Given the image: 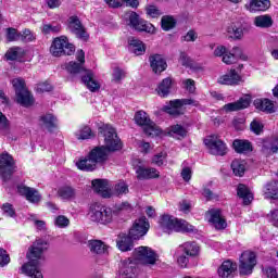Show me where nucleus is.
Listing matches in <instances>:
<instances>
[{
    "instance_id": "20e7f679",
    "label": "nucleus",
    "mask_w": 278,
    "mask_h": 278,
    "mask_svg": "<svg viewBox=\"0 0 278 278\" xmlns=\"http://www.w3.org/2000/svg\"><path fill=\"white\" fill-rule=\"evenodd\" d=\"M135 123L138 127H141L146 136H149L150 138H157V136H162L164 134L162 128L155 125V122L151 121V117L144 111H138L135 113Z\"/></svg>"
},
{
    "instance_id": "bf43d9fd",
    "label": "nucleus",
    "mask_w": 278,
    "mask_h": 278,
    "mask_svg": "<svg viewBox=\"0 0 278 278\" xmlns=\"http://www.w3.org/2000/svg\"><path fill=\"white\" fill-rule=\"evenodd\" d=\"M166 152H160L157 154H155L152 157V164H155L156 166H164V163L166 162Z\"/></svg>"
},
{
    "instance_id": "ea45409f",
    "label": "nucleus",
    "mask_w": 278,
    "mask_h": 278,
    "mask_svg": "<svg viewBox=\"0 0 278 278\" xmlns=\"http://www.w3.org/2000/svg\"><path fill=\"white\" fill-rule=\"evenodd\" d=\"M170 88H173V79L164 78L159 85L156 92L159 97H166L167 94H170Z\"/></svg>"
},
{
    "instance_id": "a878e982",
    "label": "nucleus",
    "mask_w": 278,
    "mask_h": 278,
    "mask_svg": "<svg viewBox=\"0 0 278 278\" xmlns=\"http://www.w3.org/2000/svg\"><path fill=\"white\" fill-rule=\"evenodd\" d=\"M76 166L79 170H85L86 173H92L93 170H97L98 164L96 161L90 156V153L87 156L80 157Z\"/></svg>"
},
{
    "instance_id": "7c9ffc66",
    "label": "nucleus",
    "mask_w": 278,
    "mask_h": 278,
    "mask_svg": "<svg viewBox=\"0 0 278 278\" xmlns=\"http://www.w3.org/2000/svg\"><path fill=\"white\" fill-rule=\"evenodd\" d=\"M180 251L188 257H199L201 247L197 242H185L179 247Z\"/></svg>"
},
{
    "instance_id": "9d476101",
    "label": "nucleus",
    "mask_w": 278,
    "mask_h": 278,
    "mask_svg": "<svg viewBox=\"0 0 278 278\" xmlns=\"http://www.w3.org/2000/svg\"><path fill=\"white\" fill-rule=\"evenodd\" d=\"M184 105H198V103L192 99H176L169 101V103L164 106V111L170 116H179L184 114Z\"/></svg>"
},
{
    "instance_id": "6ab92c4d",
    "label": "nucleus",
    "mask_w": 278,
    "mask_h": 278,
    "mask_svg": "<svg viewBox=\"0 0 278 278\" xmlns=\"http://www.w3.org/2000/svg\"><path fill=\"white\" fill-rule=\"evenodd\" d=\"M238 60L247 61V54L242 53V49L238 47L232 48L231 51L227 50L224 56L222 58V62L228 65L236 64Z\"/></svg>"
},
{
    "instance_id": "e433bc0d",
    "label": "nucleus",
    "mask_w": 278,
    "mask_h": 278,
    "mask_svg": "<svg viewBox=\"0 0 278 278\" xmlns=\"http://www.w3.org/2000/svg\"><path fill=\"white\" fill-rule=\"evenodd\" d=\"M111 190L112 197H123L124 194H129V185L124 180H119L111 187Z\"/></svg>"
},
{
    "instance_id": "69168bd1",
    "label": "nucleus",
    "mask_w": 278,
    "mask_h": 278,
    "mask_svg": "<svg viewBox=\"0 0 278 278\" xmlns=\"http://www.w3.org/2000/svg\"><path fill=\"white\" fill-rule=\"evenodd\" d=\"M36 90L37 92H51V90H53V86H51V84H49L48 81L39 83L36 86Z\"/></svg>"
},
{
    "instance_id": "680f3d73",
    "label": "nucleus",
    "mask_w": 278,
    "mask_h": 278,
    "mask_svg": "<svg viewBox=\"0 0 278 278\" xmlns=\"http://www.w3.org/2000/svg\"><path fill=\"white\" fill-rule=\"evenodd\" d=\"M178 210L179 212H184V214H188L192 210V203L188 200H181Z\"/></svg>"
},
{
    "instance_id": "0eeeda50",
    "label": "nucleus",
    "mask_w": 278,
    "mask_h": 278,
    "mask_svg": "<svg viewBox=\"0 0 278 278\" xmlns=\"http://www.w3.org/2000/svg\"><path fill=\"white\" fill-rule=\"evenodd\" d=\"M16 173V162L8 152L0 154V179L8 181Z\"/></svg>"
},
{
    "instance_id": "37998d69",
    "label": "nucleus",
    "mask_w": 278,
    "mask_h": 278,
    "mask_svg": "<svg viewBox=\"0 0 278 278\" xmlns=\"http://www.w3.org/2000/svg\"><path fill=\"white\" fill-rule=\"evenodd\" d=\"M227 34L232 40H242L244 37V29H242V27L236 26V24H230L227 27Z\"/></svg>"
},
{
    "instance_id": "2f4dec72",
    "label": "nucleus",
    "mask_w": 278,
    "mask_h": 278,
    "mask_svg": "<svg viewBox=\"0 0 278 278\" xmlns=\"http://www.w3.org/2000/svg\"><path fill=\"white\" fill-rule=\"evenodd\" d=\"M254 108L260 112H266V114H275V103L269 99H256L254 101Z\"/></svg>"
},
{
    "instance_id": "39448f33",
    "label": "nucleus",
    "mask_w": 278,
    "mask_h": 278,
    "mask_svg": "<svg viewBox=\"0 0 278 278\" xmlns=\"http://www.w3.org/2000/svg\"><path fill=\"white\" fill-rule=\"evenodd\" d=\"M50 53L54 58H62L63 55H73L75 53V46L68 42V37L61 36L53 39Z\"/></svg>"
},
{
    "instance_id": "338daca9",
    "label": "nucleus",
    "mask_w": 278,
    "mask_h": 278,
    "mask_svg": "<svg viewBox=\"0 0 278 278\" xmlns=\"http://www.w3.org/2000/svg\"><path fill=\"white\" fill-rule=\"evenodd\" d=\"M2 211L7 216H10L11 218H13V216H15L16 212L14 211V206H12V204L10 203H4L2 205Z\"/></svg>"
},
{
    "instance_id": "5fc2aeb1",
    "label": "nucleus",
    "mask_w": 278,
    "mask_h": 278,
    "mask_svg": "<svg viewBox=\"0 0 278 278\" xmlns=\"http://www.w3.org/2000/svg\"><path fill=\"white\" fill-rule=\"evenodd\" d=\"M54 225H55V227H59L60 229H66V227H68V225H71V220L68 219V217H66L64 215H59L54 218Z\"/></svg>"
},
{
    "instance_id": "864d4df0",
    "label": "nucleus",
    "mask_w": 278,
    "mask_h": 278,
    "mask_svg": "<svg viewBox=\"0 0 278 278\" xmlns=\"http://www.w3.org/2000/svg\"><path fill=\"white\" fill-rule=\"evenodd\" d=\"M62 26L60 24H43L41 27L42 34H60Z\"/></svg>"
},
{
    "instance_id": "7ed1b4c3",
    "label": "nucleus",
    "mask_w": 278,
    "mask_h": 278,
    "mask_svg": "<svg viewBox=\"0 0 278 278\" xmlns=\"http://www.w3.org/2000/svg\"><path fill=\"white\" fill-rule=\"evenodd\" d=\"M159 224L165 233H172V231L194 233V231H197V228H194V226L190 225L188 222L184 219H177L170 215H162Z\"/></svg>"
},
{
    "instance_id": "4468645a",
    "label": "nucleus",
    "mask_w": 278,
    "mask_h": 278,
    "mask_svg": "<svg viewBox=\"0 0 278 278\" xmlns=\"http://www.w3.org/2000/svg\"><path fill=\"white\" fill-rule=\"evenodd\" d=\"M92 189L102 199H111L112 197V185L108 179H94L92 180Z\"/></svg>"
},
{
    "instance_id": "f3484780",
    "label": "nucleus",
    "mask_w": 278,
    "mask_h": 278,
    "mask_svg": "<svg viewBox=\"0 0 278 278\" xmlns=\"http://www.w3.org/2000/svg\"><path fill=\"white\" fill-rule=\"evenodd\" d=\"M251 105V96H244L236 102L225 104L220 112H238L240 110H247Z\"/></svg>"
},
{
    "instance_id": "e2e57ef3",
    "label": "nucleus",
    "mask_w": 278,
    "mask_h": 278,
    "mask_svg": "<svg viewBox=\"0 0 278 278\" xmlns=\"http://www.w3.org/2000/svg\"><path fill=\"white\" fill-rule=\"evenodd\" d=\"M182 88H185V90H187V92H194V90H197V87L194 85V80L187 78L182 80Z\"/></svg>"
},
{
    "instance_id": "9b49d317",
    "label": "nucleus",
    "mask_w": 278,
    "mask_h": 278,
    "mask_svg": "<svg viewBox=\"0 0 278 278\" xmlns=\"http://www.w3.org/2000/svg\"><path fill=\"white\" fill-rule=\"evenodd\" d=\"M150 227L151 225L147 217L142 216L135 220L128 233L132 240H140V238H143V236L149 233Z\"/></svg>"
},
{
    "instance_id": "1a4fd4ad",
    "label": "nucleus",
    "mask_w": 278,
    "mask_h": 278,
    "mask_svg": "<svg viewBox=\"0 0 278 278\" xmlns=\"http://www.w3.org/2000/svg\"><path fill=\"white\" fill-rule=\"evenodd\" d=\"M127 18L129 21L130 27L136 29L137 31H146L147 34H154L155 26L153 24L141 20L140 16L136 12H130L127 14Z\"/></svg>"
},
{
    "instance_id": "dca6fc26",
    "label": "nucleus",
    "mask_w": 278,
    "mask_h": 278,
    "mask_svg": "<svg viewBox=\"0 0 278 278\" xmlns=\"http://www.w3.org/2000/svg\"><path fill=\"white\" fill-rule=\"evenodd\" d=\"M68 28L72 34H75V36L80 40H88V33L86 31V28H84V26L81 25L79 17L71 16L68 20Z\"/></svg>"
},
{
    "instance_id": "4be33fe9",
    "label": "nucleus",
    "mask_w": 278,
    "mask_h": 278,
    "mask_svg": "<svg viewBox=\"0 0 278 278\" xmlns=\"http://www.w3.org/2000/svg\"><path fill=\"white\" fill-rule=\"evenodd\" d=\"M83 84L90 90V92H98L101 88V84L94 78L92 71H85V75L81 77Z\"/></svg>"
},
{
    "instance_id": "bb28decb",
    "label": "nucleus",
    "mask_w": 278,
    "mask_h": 278,
    "mask_svg": "<svg viewBox=\"0 0 278 278\" xmlns=\"http://www.w3.org/2000/svg\"><path fill=\"white\" fill-rule=\"evenodd\" d=\"M128 51L135 55H144L147 51V46L140 39L136 37H130L128 39Z\"/></svg>"
},
{
    "instance_id": "8fccbe9b",
    "label": "nucleus",
    "mask_w": 278,
    "mask_h": 278,
    "mask_svg": "<svg viewBox=\"0 0 278 278\" xmlns=\"http://www.w3.org/2000/svg\"><path fill=\"white\" fill-rule=\"evenodd\" d=\"M112 220H114V212L112 211V208L106 206L104 207L101 214V219H99L98 223H100V225H110Z\"/></svg>"
},
{
    "instance_id": "aec40b11",
    "label": "nucleus",
    "mask_w": 278,
    "mask_h": 278,
    "mask_svg": "<svg viewBox=\"0 0 278 278\" xmlns=\"http://www.w3.org/2000/svg\"><path fill=\"white\" fill-rule=\"evenodd\" d=\"M240 81H242V77L236 70H230L218 78V84H222L223 86H238Z\"/></svg>"
},
{
    "instance_id": "603ef678",
    "label": "nucleus",
    "mask_w": 278,
    "mask_h": 278,
    "mask_svg": "<svg viewBox=\"0 0 278 278\" xmlns=\"http://www.w3.org/2000/svg\"><path fill=\"white\" fill-rule=\"evenodd\" d=\"M178 62L179 64H181V66H186V68H194V63L192 62V59H190V56L186 52H180Z\"/></svg>"
},
{
    "instance_id": "cd10ccee",
    "label": "nucleus",
    "mask_w": 278,
    "mask_h": 278,
    "mask_svg": "<svg viewBox=\"0 0 278 278\" xmlns=\"http://www.w3.org/2000/svg\"><path fill=\"white\" fill-rule=\"evenodd\" d=\"M106 206H103V204L99 202H93L89 205V211H88V218L92 220V223H99V220H103L101 218L102 212L105 210Z\"/></svg>"
},
{
    "instance_id": "58836bf2",
    "label": "nucleus",
    "mask_w": 278,
    "mask_h": 278,
    "mask_svg": "<svg viewBox=\"0 0 278 278\" xmlns=\"http://www.w3.org/2000/svg\"><path fill=\"white\" fill-rule=\"evenodd\" d=\"M264 198L265 199H273L274 201L278 200V187H277V181H271L267 184L264 187Z\"/></svg>"
},
{
    "instance_id": "09e8293b",
    "label": "nucleus",
    "mask_w": 278,
    "mask_h": 278,
    "mask_svg": "<svg viewBox=\"0 0 278 278\" xmlns=\"http://www.w3.org/2000/svg\"><path fill=\"white\" fill-rule=\"evenodd\" d=\"M161 25L164 31H170V29H174L175 25H177V20L170 15H165L161 20Z\"/></svg>"
},
{
    "instance_id": "b1692460",
    "label": "nucleus",
    "mask_w": 278,
    "mask_h": 278,
    "mask_svg": "<svg viewBox=\"0 0 278 278\" xmlns=\"http://www.w3.org/2000/svg\"><path fill=\"white\" fill-rule=\"evenodd\" d=\"M149 60L153 73H164L168 66V64H166V59H164V56L161 54H153Z\"/></svg>"
},
{
    "instance_id": "423d86ee",
    "label": "nucleus",
    "mask_w": 278,
    "mask_h": 278,
    "mask_svg": "<svg viewBox=\"0 0 278 278\" xmlns=\"http://www.w3.org/2000/svg\"><path fill=\"white\" fill-rule=\"evenodd\" d=\"M12 86L15 89L16 101L23 108H31L34 105V96L25 88V80L23 78H15L12 80Z\"/></svg>"
},
{
    "instance_id": "052dcab7",
    "label": "nucleus",
    "mask_w": 278,
    "mask_h": 278,
    "mask_svg": "<svg viewBox=\"0 0 278 278\" xmlns=\"http://www.w3.org/2000/svg\"><path fill=\"white\" fill-rule=\"evenodd\" d=\"M20 40L22 42H33V40H36V35L31 30L25 29L22 34L20 33Z\"/></svg>"
},
{
    "instance_id": "c756f323",
    "label": "nucleus",
    "mask_w": 278,
    "mask_h": 278,
    "mask_svg": "<svg viewBox=\"0 0 278 278\" xmlns=\"http://www.w3.org/2000/svg\"><path fill=\"white\" fill-rule=\"evenodd\" d=\"M136 174L138 179H157L160 177V172L153 167L139 166L136 168Z\"/></svg>"
},
{
    "instance_id": "a211bd4d",
    "label": "nucleus",
    "mask_w": 278,
    "mask_h": 278,
    "mask_svg": "<svg viewBox=\"0 0 278 278\" xmlns=\"http://www.w3.org/2000/svg\"><path fill=\"white\" fill-rule=\"evenodd\" d=\"M17 192L22 197H25L26 201H29V203H40L42 199L38 190L35 188H29L25 185H20L17 187Z\"/></svg>"
},
{
    "instance_id": "ddd939ff",
    "label": "nucleus",
    "mask_w": 278,
    "mask_h": 278,
    "mask_svg": "<svg viewBox=\"0 0 278 278\" xmlns=\"http://www.w3.org/2000/svg\"><path fill=\"white\" fill-rule=\"evenodd\" d=\"M257 261L255 260V253L245 251L240 256L239 270L241 275H251Z\"/></svg>"
},
{
    "instance_id": "13d9d810",
    "label": "nucleus",
    "mask_w": 278,
    "mask_h": 278,
    "mask_svg": "<svg viewBox=\"0 0 278 278\" xmlns=\"http://www.w3.org/2000/svg\"><path fill=\"white\" fill-rule=\"evenodd\" d=\"M7 40H9V42L21 40V33H18V30H16L15 28H8Z\"/></svg>"
},
{
    "instance_id": "774afa93",
    "label": "nucleus",
    "mask_w": 278,
    "mask_h": 278,
    "mask_svg": "<svg viewBox=\"0 0 278 278\" xmlns=\"http://www.w3.org/2000/svg\"><path fill=\"white\" fill-rule=\"evenodd\" d=\"M268 218L270 223L274 225V227H278V208L270 212L268 215Z\"/></svg>"
},
{
    "instance_id": "6e6d98bb",
    "label": "nucleus",
    "mask_w": 278,
    "mask_h": 278,
    "mask_svg": "<svg viewBox=\"0 0 278 278\" xmlns=\"http://www.w3.org/2000/svg\"><path fill=\"white\" fill-rule=\"evenodd\" d=\"M250 129L253 131V134H256V136H260L262 131H264V124L260 119H253L250 124Z\"/></svg>"
},
{
    "instance_id": "4c0bfd02",
    "label": "nucleus",
    "mask_w": 278,
    "mask_h": 278,
    "mask_svg": "<svg viewBox=\"0 0 278 278\" xmlns=\"http://www.w3.org/2000/svg\"><path fill=\"white\" fill-rule=\"evenodd\" d=\"M232 147L237 153H250V151H253V147L248 140L236 139Z\"/></svg>"
},
{
    "instance_id": "393cba45",
    "label": "nucleus",
    "mask_w": 278,
    "mask_h": 278,
    "mask_svg": "<svg viewBox=\"0 0 278 278\" xmlns=\"http://www.w3.org/2000/svg\"><path fill=\"white\" fill-rule=\"evenodd\" d=\"M134 238L129 235L122 233L117 237L116 247L122 251V253H127L134 249Z\"/></svg>"
},
{
    "instance_id": "f704fd0d",
    "label": "nucleus",
    "mask_w": 278,
    "mask_h": 278,
    "mask_svg": "<svg viewBox=\"0 0 278 278\" xmlns=\"http://www.w3.org/2000/svg\"><path fill=\"white\" fill-rule=\"evenodd\" d=\"M253 23L255 27L261 29H268L269 27H273V17L268 14L258 15L254 17Z\"/></svg>"
},
{
    "instance_id": "6e6552de",
    "label": "nucleus",
    "mask_w": 278,
    "mask_h": 278,
    "mask_svg": "<svg viewBox=\"0 0 278 278\" xmlns=\"http://www.w3.org/2000/svg\"><path fill=\"white\" fill-rule=\"evenodd\" d=\"M135 260L144 264L146 266H154L156 264L159 256L153 249L149 247H139L134 251Z\"/></svg>"
},
{
    "instance_id": "f257e3e1",
    "label": "nucleus",
    "mask_w": 278,
    "mask_h": 278,
    "mask_svg": "<svg viewBox=\"0 0 278 278\" xmlns=\"http://www.w3.org/2000/svg\"><path fill=\"white\" fill-rule=\"evenodd\" d=\"M99 132L104 138V146L96 147L90 152L89 155L92 157L93 162L98 165L103 164L108 160L110 152L121 151L123 149V143L116 134V129L110 124H103L99 127Z\"/></svg>"
},
{
    "instance_id": "2eb2a0df",
    "label": "nucleus",
    "mask_w": 278,
    "mask_h": 278,
    "mask_svg": "<svg viewBox=\"0 0 278 278\" xmlns=\"http://www.w3.org/2000/svg\"><path fill=\"white\" fill-rule=\"evenodd\" d=\"M208 223L215 227V229H227V219L223 216V213L218 208H212L206 214Z\"/></svg>"
},
{
    "instance_id": "0e129e2a",
    "label": "nucleus",
    "mask_w": 278,
    "mask_h": 278,
    "mask_svg": "<svg viewBox=\"0 0 278 278\" xmlns=\"http://www.w3.org/2000/svg\"><path fill=\"white\" fill-rule=\"evenodd\" d=\"M28 220H30V223H34L36 229L42 230L46 227L45 220H39L36 215H29Z\"/></svg>"
},
{
    "instance_id": "c03bdc74",
    "label": "nucleus",
    "mask_w": 278,
    "mask_h": 278,
    "mask_svg": "<svg viewBox=\"0 0 278 278\" xmlns=\"http://www.w3.org/2000/svg\"><path fill=\"white\" fill-rule=\"evenodd\" d=\"M40 123L47 129H52V127H58V117L53 113H46L40 117Z\"/></svg>"
},
{
    "instance_id": "4d7b16f0",
    "label": "nucleus",
    "mask_w": 278,
    "mask_h": 278,
    "mask_svg": "<svg viewBox=\"0 0 278 278\" xmlns=\"http://www.w3.org/2000/svg\"><path fill=\"white\" fill-rule=\"evenodd\" d=\"M66 70L72 75H77V73H81V71H84V65L81 63H77V62H70L67 64Z\"/></svg>"
},
{
    "instance_id": "a19ab883",
    "label": "nucleus",
    "mask_w": 278,
    "mask_h": 278,
    "mask_svg": "<svg viewBox=\"0 0 278 278\" xmlns=\"http://www.w3.org/2000/svg\"><path fill=\"white\" fill-rule=\"evenodd\" d=\"M89 249L91 253L103 255V253H106L108 251V245H105V243H103L101 240H91L89 241Z\"/></svg>"
},
{
    "instance_id": "f03ea898",
    "label": "nucleus",
    "mask_w": 278,
    "mask_h": 278,
    "mask_svg": "<svg viewBox=\"0 0 278 278\" xmlns=\"http://www.w3.org/2000/svg\"><path fill=\"white\" fill-rule=\"evenodd\" d=\"M49 249V242L38 239L29 249L26 257L27 263L22 265L21 270L23 275L31 278H43L42 270H40V261L43 257L45 251Z\"/></svg>"
},
{
    "instance_id": "c9c22d12",
    "label": "nucleus",
    "mask_w": 278,
    "mask_h": 278,
    "mask_svg": "<svg viewBox=\"0 0 278 278\" xmlns=\"http://www.w3.org/2000/svg\"><path fill=\"white\" fill-rule=\"evenodd\" d=\"M237 194L242 199L244 205H249L253 201V193L245 185H239L237 188Z\"/></svg>"
},
{
    "instance_id": "72a5a7b5",
    "label": "nucleus",
    "mask_w": 278,
    "mask_h": 278,
    "mask_svg": "<svg viewBox=\"0 0 278 278\" xmlns=\"http://www.w3.org/2000/svg\"><path fill=\"white\" fill-rule=\"evenodd\" d=\"M166 132L172 138H177L178 140L181 139V138H186V136H188V130L186 128H184V126H181L179 124L169 126L166 129Z\"/></svg>"
},
{
    "instance_id": "c85d7f7f",
    "label": "nucleus",
    "mask_w": 278,
    "mask_h": 278,
    "mask_svg": "<svg viewBox=\"0 0 278 278\" xmlns=\"http://www.w3.org/2000/svg\"><path fill=\"white\" fill-rule=\"evenodd\" d=\"M137 270L134 262L124 261L119 268V278H136Z\"/></svg>"
},
{
    "instance_id": "a18cd8bd",
    "label": "nucleus",
    "mask_w": 278,
    "mask_h": 278,
    "mask_svg": "<svg viewBox=\"0 0 278 278\" xmlns=\"http://www.w3.org/2000/svg\"><path fill=\"white\" fill-rule=\"evenodd\" d=\"M58 194L60 197V199H62L63 201H71V199H75V189H73V187L70 186H63L60 187L58 190Z\"/></svg>"
},
{
    "instance_id": "3c124183",
    "label": "nucleus",
    "mask_w": 278,
    "mask_h": 278,
    "mask_svg": "<svg viewBox=\"0 0 278 278\" xmlns=\"http://www.w3.org/2000/svg\"><path fill=\"white\" fill-rule=\"evenodd\" d=\"M8 131H10V122L8 117L0 112V136H8Z\"/></svg>"
},
{
    "instance_id": "412c9836",
    "label": "nucleus",
    "mask_w": 278,
    "mask_h": 278,
    "mask_svg": "<svg viewBox=\"0 0 278 278\" xmlns=\"http://www.w3.org/2000/svg\"><path fill=\"white\" fill-rule=\"evenodd\" d=\"M236 270H238V265L231 260H227L217 268V275L219 278H228L231 277Z\"/></svg>"
},
{
    "instance_id": "79ce46f5",
    "label": "nucleus",
    "mask_w": 278,
    "mask_h": 278,
    "mask_svg": "<svg viewBox=\"0 0 278 278\" xmlns=\"http://www.w3.org/2000/svg\"><path fill=\"white\" fill-rule=\"evenodd\" d=\"M74 136L77 140H89V138L94 137V132L89 126H80L75 132Z\"/></svg>"
},
{
    "instance_id": "5701e85b",
    "label": "nucleus",
    "mask_w": 278,
    "mask_h": 278,
    "mask_svg": "<svg viewBox=\"0 0 278 278\" xmlns=\"http://www.w3.org/2000/svg\"><path fill=\"white\" fill-rule=\"evenodd\" d=\"M244 8L248 12H266L270 8V0H250Z\"/></svg>"
},
{
    "instance_id": "473e14b6",
    "label": "nucleus",
    "mask_w": 278,
    "mask_h": 278,
    "mask_svg": "<svg viewBox=\"0 0 278 278\" xmlns=\"http://www.w3.org/2000/svg\"><path fill=\"white\" fill-rule=\"evenodd\" d=\"M262 151L265 155H273V153L278 152V139L268 138L263 141Z\"/></svg>"
},
{
    "instance_id": "de8ad7c7",
    "label": "nucleus",
    "mask_w": 278,
    "mask_h": 278,
    "mask_svg": "<svg viewBox=\"0 0 278 278\" xmlns=\"http://www.w3.org/2000/svg\"><path fill=\"white\" fill-rule=\"evenodd\" d=\"M231 169L236 177H242L244 175V172L247 170V162L241 160H235L231 163Z\"/></svg>"
},
{
    "instance_id": "f8f14e48",
    "label": "nucleus",
    "mask_w": 278,
    "mask_h": 278,
    "mask_svg": "<svg viewBox=\"0 0 278 278\" xmlns=\"http://www.w3.org/2000/svg\"><path fill=\"white\" fill-rule=\"evenodd\" d=\"M204 144L212 155H225L227 153V144L216 135L206 137Z\"/></svg>"
},
{
    "instance_id": "49530a36",
    "label": "nucleus",
    "mask_w": 278,
    "mask_h": 278,
    "mask_svg": "<svg viewBox=\"0 0 278 278\" xmlns=\"http://www.w3.org/2000/svg\"><path fill=\"white\" fill-rule=\"evenodd\" d=\"M25 55V50L20 47L11 48L7 51L5 58L7 60H23V56Z\"/></svg>"
}]
</instances>
